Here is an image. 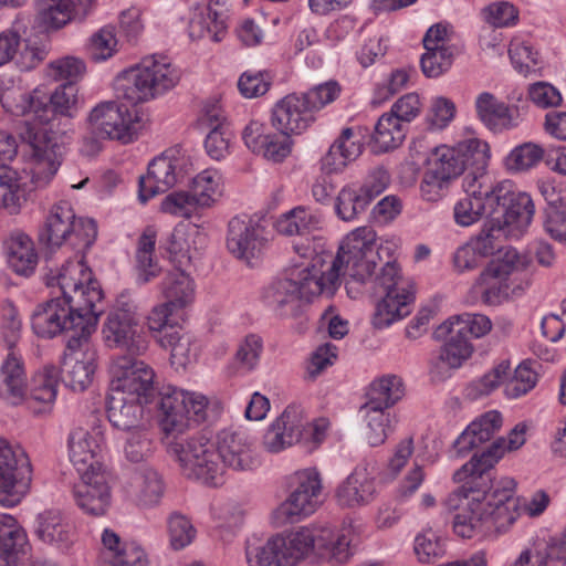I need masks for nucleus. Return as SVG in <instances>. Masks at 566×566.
<instances>
[{"instance_id":"1","label":"nucleus","mask_w":566,"mask_h":566,"mask_svg":"<svg viewBox=\"0 0 566 566\" xmlns=\"http://www.w3.org/2000/svg\"><path fill=\"white\" fill-rule=\"evenodd\" d=\"M0 102L15 115L25 114L33 123L25 120L21 138L31 150V180L38 188L46 187L60 167L61 147L54 133L46 126L56 114L73 116L77 104V90L74 85H60L50 97V104L40 105L29 101L25 91L13 77L0 78Z\"/></svg>"},{"instance_id":"2","label":"nucleus","mask_w":566,"mask_h":566,"mask_svg":"<svg viewBox=\"0 0 566 566\" xmlns=\"http://www.w3.org/2000/svg\"><path fill=\"white\" fill-rule=\"evenodd\" d=\"M208 398L200 392L172 388L161 398L160 421L163 431L168 441V452L178 462L184 476L197 480L209 486L223 483V463L219 459L216 439L205 434H197L187 439L178 438L189 424L190 420L201 422L206 419Z\"/></svg>"},{"instance_id":"3","label":"nucleus","mask_w":566,"mask_h":566,"mask_svg":"<svg viewBox=\"0 0 566 566\" xmlns=\"http://www.w3.org/2000/svg\"><path fill=\"white\" fill-rule=\"evenodd\" d=\"M464 480L444 501L449 511L459 510L453 520L454 533L471 538L482 526L505 533L522 512V500L515 496V480L510 476L491 480L489 474L480 479L470 472Z\"/></svg>"},{"instance_id":"4","label":"nucleus","mask_w":566,"mask_h":566,"mask_svg":"<svg viewBox=\"0 0 566 566\" xmlns=\"http://www.w3.org/2000/svg\"><path fill=\"white\" fill-rule=\"evenodd\" d=\"M389 245L376 248V233L370 227H359L342 241L335 255L326 252L315 254L322 262V273L327 296H332L340 285V276H348L346 291L352 298L361 294V285L375 273V269L394 260Z\"/></svg>"},{"instance_id":"5","label":"nucleus","mask_w":566,"mask_h":566,"mask_svg":"<svg viewBox=\"0 0 566 566\" xmlns=\"http://www.w3.org/2000/svg\"><path fill=\"white\" fill-rule=\"evenodd\" d=\"M293 249L306 262L295 263L285 277L272 282L263 292L265 305L281 317H294L313 297L327 295L322 262L313 255L314 250L298 244Z\"/></svg>"},{"instance_id":"6","label":"nucleus","mask_w":566,"mask_h":566,"mask_svg":"<svg viewBox=\"0 0 566 566\" xmlns=\"http://www.w3.org/2000/svg\"><path fill=\"white\" fill-rule=\"evenodd\" d=\"M180 70L164 54L145 56L140 63L115 80L116 97L138 104L174 88L180 81Z\"/></svg>"},{"instance_id":"7","label":"nucleus","mask_w":566,"mask_h":566,"mask_svg":"<svg viewBox=\"0 0 566 566\" xmlns=\"http://www.w3.org/2000/svg\"><path fill=\"white\" fill-rule=\"evenodd\" d=\"M528 266L530 259L510 247L491 260L475 281L483 303L497 306L521 296L531 286V279L524 273Z\"/></svg>"},{"instance_id":"8","label":"nucleus","mask_w":566,"mask_h":566,"mask_svg":"<svg viewBox=\"0 0 566 566\" xmlns=\"http://www.w3.org/2000/svg\"><path fill=\"white\" fill-rule=\"evenodd\" d=\"M374 291L380 296L371 323L385 328L408 316L415 301L412 283L400 274L395 260H387L374 279Z\"/></svg>"},{"instance_id":"9","label":"nucleus","mask_w":566,"mask_h":566,"mask_svg":"<svg viewBox=\"0 0 566 566\" xmlns=\"http://www.w3.org/2000/svg\"><path fill=\"white\" fill-rule=\"evenodd\" d=\"M48 285L57 287L61 298L72 304L73 311H84L88 321H94V314H101L97 304L102 301L103 293L97 281L93 280L83 256L66 262L55 274L50 275Z\"/></svg>"},{"instance_id":"10","label":"nucleus","mask_w":566,"mask_h":566,"mask_svg":"<svg viewBox=\"0 0 566 566\" xmlns=\"http://www.w3.org/2000/svg\"><path fill=\"white\" fill-rule=\"evenodd\" d=\"M97 237V227L93 219L77 218L72 205L60 201L52 206L41 240L50 248L70 245L77 252L88 249Z\"/></svg>"},{"instance_id":"11","label":"nucleus","mask_w":566,"mask_h":566,"mask_svg":"<svg viewBox=\"0 0 566 566\" xmlns=\"http://www.w3.org/2000/svg\"><path fill=\"white\" fill-rule=\"evenodd\" d=\"M72 307V304L59 296L38 305L31 317L33 332L39 337L53 338L63 332L73 331L74 335L69 342L72 348L73 342L86 338L95 329L98 318L94 314V321L88 322L84 311H73Z\"/></svg>"},{"instance_id":"12","label":"nucleus","mask_w":566,"mask_h":566,"mask_svg":"<svg viewBox=\"0 0 566 566\" xmlns=\"http://www.w3.org/2000/svg\"><path fill=\"white\" fill-rule=\"evenodd\" d=\"M90 136L83 138V151L97 154L101 139H115L128 144L135 137V124L132 114L115 101L101 102L87 116Z\"/></svg>"},{"instance_id":"13","label":"nucleus","mask_w":566,"mask_h":566,"mask_svg":"<svg viewBox=\"0 0 566 566\" xmlns=\"http://www.w3.org/2000/svg\"><path fill=\"white\" fill-rule=\"evenodd\" d=\"M298 530L303 560L315 555L342 564L353 554L356 531L350 523H343L339 527L329 524H311L300 526Z\"/></svg>"},{"instance_id":"14","label":"nucleus","mask_w":566,"mask_h":566,"mask_svg":"<svg viewBox=\"0 0 566 566\" xmlns=\"http://www.w3.org/2000/svg\"><path fill=\"white\" fill-rule=\"evenodd\" d=\"M293 478V491L272 513V520L277 526L298 522L312 515L323 502L322 478L315 468L296 471Z\"/></svg>"},{"instance_id":"15","label":"nucleus","mask_w":566,"mask_h":566,"mask_svg":"<svg viewBox=\"0 0 566 566\" xmlns=\"http://www.w3.org/2000/svg\"><path fill=\"white\" fill-rule=\"evenodd\" d=\"M32 465L24 449L0 439V504L14 506L30 490Z\"/></svg>"},{"instance_id":"16","label":"nucleus","mask_w":566,"mask_h":566,"mask_svg":"<svg viewBox=\"0 0 566 566\" xmlns=\"http://www.w3.org/2000/svg\"><path fill=\"white\" fill-rule=\"evenodd\" d=\"M192 166L190 156L180 147L166 149L148 165V171L139 179V199L146 202L166 192L179 182Z\"/></svg>"},{"instance_id":"17","label":"nucleus","mask_w":566,"mask_h":566,"mask_svg":"<svg viewBox=\"0 0 566 566\" xmlns=\"http://www.w3.org/2000/svg\"><path fill=\"white\" fill-rule=\"evenodd\" d=\"M248 566H296L303 560L298 527L266 541L252 537L245 544Z\"/></svg>"},{"instance_id":"18","label":"nucleus","mask_w":566,"mask_h":566,"mask_svg":"<svg viewBox=\"0 0 566 566\" xmlns=\"http://www.w3.org/2000/svg\"><path fill=\"white\" fill-rule=\"evenodd\" d=\"M103 337L106 346L123 349L129 356L143 355L148 348L139 327L136 306L130 302H117L103 325Z\"/></svg>"},{"instance_id":"19","label":"nucleus","mask_w":566,"mask_h":566,"mask_svg":"<svg viewBox=\"0 0 566 566\" xmlns=\"http://www.w3.org/2000/svg\"><path fill=\"white\" fill-rule=\"evenodd\" d=\"M109 391L149 402L155 392V370L133 355H120L109 367Z\"/></svg>"},{"instance_id":"20","label":"nucleus","mask_w":566,"mask_h":566,"mask_svg":"<svg viewBox=\"0 0 566 566\" xmlns=\"http://www.w3.org/2000/svg\"><path fill=\"white\" fill-rule=\"evenodd\" d=\"M455 157L461 161L465 172L462 179L464 192H480L491 189L492 181L496 179L486 170L490 159V147L486 142L476 137H470L458 142L452 146Z\"/></svg>"},{"instance_id":"21","label":"nucleus","mask_w":566,"mask_h":566,"mask_svg":"<svg viewBox=\"0 0 566 566\" xmlns=\"http://www.w3.org/2000/svg\"><path fill=\"white\" fill-rule=\"evenodd\" d=\"M434 335L437 338H446V342L437 358L431 361L430 376L434 381H443L471 358L474 347L469 337L457 335L454 328L446 322L436 329Z\"/></svg>"},{"instance_id":"22","label":"nucleus","mask_w":566,"mask_h":566,"mask_svg":"<svg viewBox=\"0 0 566 566\" xmlns=\"http://www.w3.org/2000/svg\"><path fill=\"white\" fill-rule=\"evenodd\" d=\"M123 489L127 497L137 506L153 509L160 504L165 495L166 481L155 465L143 463L129 471Z\"/></svg>"},{"instance_id":"23","label":"nucleus","mask_w":566,"mask_h":566,"mask_svg":"<svg viewBox=\"0 0 566 566\" xmlns=\"http://www.w3.org/2000/svg\"><path fill=\"white\" fill-rule=\"evenodd\" d=\"M265 243V229L258 220L241 216L229 221L226 245L234 258L250 263L260 255Z\"/></svg>"},{"instance_id":"24","label":"nucleus","mask_w":566,"mask_h":566,"mask_svg":"<svg viewBox=\"0 0 566 566\" xmlns=\"http://www.w3.org/2000/svg\"><path fill=\"white\" fill-rule=\"evenodd\" d=\"M307 417L302 407L287 406L270 424L262 440V446L270 453H279L301 442L305 437Z\"/></svg>"},{"instance_id":"25","label":"nucleus","mask_w":566,"mask_h":566,"mask_svg":"<svg viewBox=\"0 0 566 566\" xmlns=\"http://www.w3.org/2000/svg\"><path fill=\"white\" fill-rule=\"evenodd\" d=\"M219 459L223 463V475L227 468L234 471H251L259 467L260 459L254 439L241 430H222L216 436Z\"/></svg>"},{"instance_id":"26","label":"nucleus","mask_w":566,"mask_h":566,"mask_svg":"<svg viewBox=\"0 0 566 566\" xmlns=\"http://www.w3.org/2000/svg\"><path fill=\"white\" fill-rule=\"evenodd\" d=\"M76 505L92 516L104 515L112 501L108 475L103 469L86 470L73 491Z\"/></svg>"},{"instance_id":"27","label":"nucleus","mask_w":566,"mask_h":566,"mask_svg":"<svg viewBox=\"0 0 566 566\" xmlns=\"http://www.w3.org/2000/svg\"><path fill=\"white\" fill-rule=\"evenodd\" d=\"M525 434L526 426L523 423L516 424L510 431L507 438L497 439L481 454L475 453L468 463L454 473L453 480L455 482H462L463 476L469 472L483 479V474H489V471L506 451H515L525 443Z\"/></svg>"},{"instance_id":"28","label":"nucleus","mask_w":566,"mask_h":566,"mask_svg":"<svg viewBox=\"0 0 566 566\" xmlns=\"http://www.w3.org/2000/svg\"><path fill=\"white\" fill-rule=\"evenodd\" d=\"M491 189L480 192H465L453 207V218L458 226L470 227L481 220L483 214L494 216V208L507 193L505 182L492 181Z\"/></svg>"},{"instance_id":"29","label":"nucleus","mask_w":566,"mask_h":566,"mask_svg":"<svg viewBox=\"0 0 566 566\" xmlns=\"http://www.w3.org/2000/svg\"><path fill=\"white\" fill-rule=\"evenodd\" d=\"M376 495V470L368 463L357 465L335 491L337 504L352 509L369 504Z\"/></svg>"},{"instance_id":"30","label":"nucleus","mask_w":566,"mask_h":566,"mask_svg":"<svg viewBox=\"0 0 566 566\" xmlns=\"http://www.w3.org/2000/svg\"><path fill=\"white\" fill-rule=\"evenodd\" d=\"M315 120L302 94H289L277 101L271 112L272 126L282 134L300 135Z\"/></svg>"},{"instance_id":"31","label":"nucleus","mask_w":566,"mask_h":566,"mask_svg":"<svg viewBox=\"0 0 566 566\" xmlns=\"http://www.w3.org/2000/svg\"><path fill=\"white\" fill-rule=\"evenodd\" d=\"M499 182L507 185V193L494 208V216L500 217L501 223L511 230L513 237L520 239L532 221L535 211L533 200L525 192H514L509 180Z\"/></svg>"},{"instance_id":"32","label":"nucleus","mask_w":566,"mask_h":566,"mask_svg":"<svg viewBox=\"0 0 566 566\" xmlns=\"http://www.w3.org/2000/svg\"><path fill=\"white\" fill-rule=\"evenodd\" d=\"M228 13L229 0H210L195 10L189 22V35L220 42L227 34Z\"/></svg>"},{"instance_id":"33","label":"nucleus","mask_w":566,"mask_h":566,"mask_svg":"<svg viewBox=\"0 0 566 566\" xmlns=\"http://www.w3.org/2000/svg\"><path fill=\"white\" fill-rule=\"evenodd\" d=\"M28 392V376L17 347L8 348L0 365V399L11 406L21 405Z\"/></svg>"},{"instance_id":"34","label":"nucleus","mask_w":566,"mask_h":566,"mask_svg":"<svg viewBox=\"0 0 566 566\" xmlns=\"http://www.w3.org/2000/svg\"><path fill=\"white\" fill-rule=\"evenodd\" d=\"M103 442L101 427H93L91 430L80 427L72 430L69 437V454L80 474L86 470L102 469L95 458Z\"/></svg>"},{"instance_id":"35","label":"nucleus","mask_w":566,"mask_h":566,"mask_svg":"<svg viewBox=\"0 0 566 566\" xmlns=\"http://www.w3.org/2000/svg\"><path fill=\"white\" fill-rule=\"evenodd\" d=\"M322 223V216L305 206H297L293 209L282 213L277 220L275 221L276 231L285 237H298L304 238L307 241V244H302L303 247L310 245L313 250H315L310 244V238L313 240L316 237H313L312 233L319 229ZM301 245L300 243H297ZM317 254L316 251L313 252V255Z\"/></svg>"},{"instance_id":"36","label":"nucleus","mask_w":566,"mask_h":566,"mask_svg":"<svg viewBox=\"0 0 566 566\" xmlns=\"http://www.w3.org/2000/svg\"><path fill=\"white\" fill-rule=\"evenodd\" d=\"M475 111L481 122L493 132L512 129L520 122L516 111L489 92H483L476 96Z\"/></svg>"},{"instance_id":"37","label":"nucleus","mask_w":566,"mask_h":566,"mask_svg":"<svg viewBox=\"0 0 566 566\" xmlns=\"http://www.w3.org/2000/svg\"><path fill=\"white\" fill-rule=\"evenodd\" d=\"M502 415L496 410L488 411L472 421L453 444L457 455L463 457L491 440L502 427Z\"/></svg>"},{"instance_id":"38","label":"nucleus","mask_w":566,"mask_h":566,"mask_svg":"<svg viewBox=\"0 0 566 566\" xmlns=\"http://www.w3.org/2000/svg\"><path fill=\"white\" fill-rule=\"evenodd\" d=\"M59 384V371L55 367H44L31 381L30 395L25 397L28 408L34 415L48 413L52 410Z\"/></svg>"},{"instance_id":"39","label":"nucleus","mask_w":566,"mask_h":566,"mask_svg":"<svg viewBox=\"0 0 566 566\" xmlns=\"http://www.w3.org/2000/svg\"><path fill=\"white\" fill-rule=\"evenodd\" d=\"M112 566H148L145 549L135 541H123L113 530L105 528L101 536Z\"/></svg>"},{"instance_id":"40","label":"nucleus","mask_w":566,"mask_h":566,"mask_svg":"<svg viewBox=\"0 0 566 566\" xmlns=\"http://www.w3.org/2000/svg\"><path fill=\"white\" fill-rule=\"evenodd\" d=\"M35 534L42 542L62 549L69 548L75 538L73 525L55 510L38 515Z\"/></svg>"},{"instance_id":"41","label":"nucleus","mask_w":566,"mask_h":566,"mask_svg":"<svg viewBox=\"0 0 566 566\" xmlns=\"http://www.w3.org/2000/svg\"><path fill=\"white\" fill-rule=\"evenodd\" d=\"M360 413L364 419L363 434L368 444L377 447L385 443L389 434L394 432L395 415L388 409L367 402L360 407Z\"/></svg>"},{"instance_id":"42","label":"nucleus","mask_w":566,"mask_h":566,"mask_svg":"<svg viewBox=\"0 0 566 566\" xmlns=\"http://www.w3.org/2000/svg\"><path fill=\"white\" fill-rule=\"evenodd\" d=\"M63 380L74 391L85 390L92 382L95 371L93 350L72 352L64 357Z\"/></svg>"},{"instance_id":"43","label":"nucleus","mask_w":566,"mask_h":566,"mask_svg":"<svg viewBox=\"0 0 566 566\" xmlns=\"http://www.w3.org/2000/svg\"><path fill=\"white\" fill-rule=\"evenodd\" d=\"M27 546L28 537L23 527L12 515L0 514V560L6 562V566H15Z\"/></svg>"},{"instance_id":"44","label":"nucleus","mask_w":566,"mask_h":566,"mask_svg":"<svg viewBox=\"0 0 566 566\" xmlns=\"http://www.w3.org/2000/svg\"><path fill=\"white\" fill-rule=\"evenodd\" d=\"M144 403L147 402L108 391L107 417L109 422L120 430L135 428L142 418Z\"/></svg>"},{"instance_id":"45","label":"nucleus","mask_w":566,"mask_h":566,"mask_svg":"<svg viewBox=\"0 0 566 566\" xmlns=\"http://www.w3.org/2000/svg\"><path fill=\"white\" fill-rule=\"evenodd\" d=\"M9 266L18 274L29 275L38 263V255L32 240L23 233L11 235L6 242Z\"/></svg>"},{"instance_id":"46","label":"nucleus","mask_w":566,"mask_h":566,"mask_svg":"<svg viewBox=\"0 0 566 566\" xmlns=\"http://www.w3.org/2000/svg\"><path fill=\"white\" fill-rule=\"evenodd\" d=\"M158 343L160 347L170 352V363L177 369L185 368L196 360L198 348L192 336L181 328L158 336Z\"/></svg>"},{"instance_id":"47","label":"nucleus","mask_w":566,"mask_h":566,"mask_svg":"<svg viewBox=\"0 0 566 566\" xmlns=\"http://www.w3.org/2000/svg\"><path fill=\"white\" fill-rule=\"evenodd\" d=\"M352 128H344L339 137L329 147L323 158V166L329 172L343 170L348 163L355 160L361 154V144L353 139Z\"/></svg>"},{"instance_id":"48","label":"nucleus","mask_w":566,"mask_h":566,"mask_svg":"<svg viewBox=\"0 0 566 566\" xmlns=\"http://www.w3.org/2000/svg\"><path fill=\"white\" fill-rule=\"evenodd\" d=\"M189 191L200 209L212 207L223 195L221 175L214 169H206L192 178Z\"/></svg>"},{"instance_id":"49","label":"nucleus","mask_w":566,"mask_h":566,"mask_svg":"<svg viewBox=\"0 0 566 566\" xmlns=\"http://www.w3.org/2000/svg\"><path fill=\"white\" fill-rule=\"evenodd\" d=\"M161 293L166 302L182 311L193 302V281L184 271L169 272L161 283Z\"/></svg>"},{"instance_id":"50","label":"nucleus","mask_w":566,"mask_h":566,"mask_svg":"<svg viewBox=\"0 0 566 566\" xmlns=\"http://www.w3.org/2000/svg\"><path fill=\"white\" fill-rule=\"evenodd\" d=\"M405 396L401 377L388 374L375 379L367 394V403L390 410Z\"/></svg>"},{"instance_id":"51","label":"nucleus","mask_w":566,"mask_h":566,"mask_svg":"<svg viewBox=\"0 0 566 566\" xmlns=\"http://www.w3.org/2000/svg\"><path fill=\"white\" fill-rule=\"evenodd\" d=\"M502 223L500 217L493 216L480 230L471 238L472 244L484 256L488 258L497 252L500 255L507 248L502 249V244L507 239H516Z\"/></svg>"},{"instance_id":"52","label":"nucleus","mask_w":566,"mask_h":566,"mask_svg":"<svg viewBox=\"0 0 566 566\" xmlns=\"http://www.w3.org/2000/svg\"><path fill=\"white\" fill-rule=\"evenodd\" d=\"M72 0H36L35 21L44 31H57L71 19Z\"/></svg>"},{"instance_id":"53","label":"nucleus","mask_w":566,"mask_h":566,"mask_svg":"<svg viewBox=\"0 0 566 566\" xmlns=\"http://www.w3.org/2000/svg\"><path fill=\"white\" fill-rule=\"evenodd\" d=\"M25 190L21 185V177L13 168L0 165V208L10 213H17L25 202Z\"/></svg>"},{"instance_id":"54","label":"nucleus","mask_w":566,"mask_h":566,"mask_svg":"<svg viewBox=\"0 0 566 566\" xmlns=\"http://www.w3.org/2000/svg\"><path fill=\"white\" fill-rule=\"evenodd\" d=\"M157 231L154 227H147L138 240L136 252L138 280L142 283H147L156 277L160 268L156 260H154V251L156 245Z\"/></svg>"},{"instance_id":"55","label":"nucleus","mask_w":566,"mask_h":566,"mask_svg":"<svg viewBox=\"0 0 566 566\" xmlns=\"http://www.w3.org/2000/svg\"><path fill=\"white\" fill-rule=\"evenodd\" d=\"M405 125L394 115L384 114L377 122L373 135L374 147L377 151H389L397 148L405 139Z\"/></svg>"},{"instance_id":"56","label":"nucleus","mask_w":566,"mask_h":566,"mask_svg":"<svg viewBox=\"0 0 566 566\" xmlns=\"http://www.w3.org/2000/svg\"><path fill=\"white\" fill-rule=\"evenodd\" d=\"M536 361L524 360L516 366L505 382L504 395L509 399H518L532 391L539 379Z\"/></svg>"},{"instance_id":"57","label":"nucleus","mask_w":566,"mask_h":566,"mask_svg":"<svg viewBox=\"0 0 566 566\" xmlns=\"http://www.w3.org/2000/svg\"><path fill=\"white\" fill-rule=\"evenodd\" d=\"M370 203L369 197L365 196L358 185L352 184L339 190L335 201V211L342 220L353 221L363 213Z\"/></svg>"},{"instance_id":"58","label":"nucleus","mask_w":566,"mask_h":566,"mask_svg":"<svg viewBox=\"0 0 566 566\" xmlns=\"http://www.w3.org/2000/svg\"><path fill=\"white\" fill-rule=\"evenodd\" d=\"M48 76L56 82L65 81L64 85H74L86 72L83 60L75 56H63L48 64Z\"/></svg>"},{"instance_id":"59","label":"nucleus","mask_w":566,"mask_h":566,"mask_svg":"<svg viewBox=\"0 0 566 566\" xmlns=\"http://www.w3.org/2000/svg\"><path fill=\"white\" fill-rule=\"evenodd\" d=\"M454 328L457 335L480 338L485 336L492 329L491 319L483 314L463 313L452 316L446 321Z\"/></svg>"},{"instance_id":"60","label":"nucleus","mask_w":566,"mask_h":566,"mask_svg":"<svg viewBox=\"0 0 566 566\" xmlns=\"http://www.w3.org/2000/svg\"><path fill=\"white\" fill-rule=\"evenodd\" d=\"M428 167L451 181L463 174L461 161L455 157L452 146L448 145H440L432 150L428 158Z\"/></svg>"},{"instance_id":"61","label":"nucleus","mask_w":566,"mask_h":566,"mask_svg":"<svg viewBox=\"0 0 566 566\" xmlns=\"http://www.w3.org/2000/svg\"><path fill=\"white\" fill-rule=\"evenodd\" d=\"M27 24V19L19 14L9 29L0 32V66L14 61Z\"/></svg>"},{"instance_id":"62","label":"nucleus","mask_w":566,"mask_h":566,"mask_svg":"<svg viewBox=\"0 0 566 566\" xmlns=\"http://www.w3.org/2000/svg\"><path fill=\"white\" fill-rule=\"evenodd\" d=\"M544 157V149L534 143H524L505 158V167L511 171H524L534 167Z\"/></svg>"},{"instance_id":"63","label":"nucleus","mask_w":566,"mask_h":566,"mask_svg":"<svg viewBox=\"0 0 566 566\" xmlns=\"http://www.w3.org/2000/svg\"><path fill=\"white\" fill-rule=\"evenodd\" d=\"M117 50V39L113 27H104L95 32L87 46L90 57L95 62L105 61Z\"/></svg>"},{"instance_id":"64","label":"nucleus","mask_w":566,"mask_h":566,"mask_svg":"<svg viewBox=\"0 0 566 566\" xmlns=\"http://www.w3.org/2000/svg\"><path fill=\"white\" fill-rule=\"evenodd\" d=\"M549 542L546 537L536 535L528 541L513 566H548Z\"/></svg>"}]
</instances>
